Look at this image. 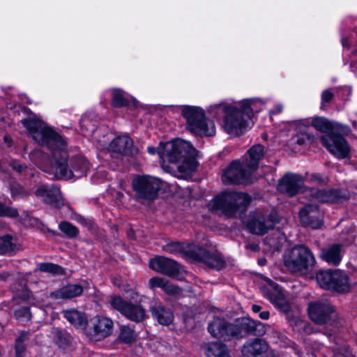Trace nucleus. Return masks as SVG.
I'll use <instances>...</instances> for the list:
<instances>
[{
    "instance_id": "nucleus-1",
    "label": "nucleus",
    "mask_w": 357,
    "mask_h": 357,
    "mask_svg": "<svg viewBox=\"0 0 357 357\" xmlns=\"http://www.w3.org/2000/svg\"><path fill=\"white\" fill-rule=\"evenodd\" d=\"M22 123L37 143L51 149L54 161L52 172L54 177L66 180L73 178L71 169H68L66 163V142L61 136L36 118L22 119Z\"/></svg>"
},
{
    "instance_id": "nucleus-2",
    "label": "nucleus",
    "mask_w": 357,
    "mask_h": 357,
    "mask_svg": "<svg viewBox=\"0 0 357 357\" xmlns=\"http://www.w3.org/2000/svg\"><path fill=\"white\" fill-rule=\"evenodd\" d=\"M265 102L257 99H245L239 102V107L227 105L225 102L210 106L208 112L214 117L224 113L221 128L229 135L237 137L243 134L252 125V117L260 112Z\"/></svg>"
},
{
    "instance_id": "nucleus-3",
    "label": "nucleus",
    "mask_w": 357,
    "mask_h": 357,
    "mask_svg": "<svg viewBox=\"0 0 357 357\" xmlns=\"http://www.w3.org/2000/svg\"><path fill=\"white\" fill-rule=\"evenodd\" d=\"M161 159L174 164L179 172L189 174L193 172L197 162V150L187 141L176 139L165 144L164 151L159 153Z\"/></svg>"
},
{
    "instance_id": "nucleus-4",
    "label": "nucleus",
    "mask_w": 357,
    "mask_h": 357,
    "mask_svg": "<svg viewBox=\"0 0 357 357\" xmlns=\"http://www.w3.org/2000/svg\"><path fill=\"white\" fill-rule=\"evenodd\" d=\"M250 198L246 193L225 192L215 197L211 203L213 210H219L228 217L237 212L244 211L250 204Z\"/></svg>"
},
{
    "instance_id": "nucleus-5",
    "label": "nucleus",
    "mask_w": 357,
    "mask_h": 357,
    "mask_svg": "<svg viewBox=\"0 0 357 357\" xmlns=\"http://www.w3.org/2000/svg\"><path fill=\"white\" fill-rule=\"evenodd\" d=\"M182 115L186 120L187 129L192 133L205 136H213L215 134L214 122L206 119L202 108L195 106H183Z\"/></svg>"
},
{
    "instance_id": "nucleus-6",
    "label": "nucleus",
    "mask_w": 357,
    "mask_h": 357,
    "mask_svg": "<svg viewBox=\"0 0 357 357\" xmlns=\"http://www.w3.org/2000/svg\"><path fill=\"white\" fill-rule=\"evenodd\" d=\"M310 256V250L305 246H294L285 251L283 255L284 265L291 273L305 274L309 268Z\"/></svg>"
},
{
    "instance_id": "nucleus-7",
    "label": "nucleus",
    "mask_w": 357,
    "mask_h": 357,
    "mask_svg": "<svg viewBox=\"0 0 357 357\" xmlns=\"http://www.w3.org/2000/svg\"><path fill=\"white\" fill-rule=\"evenodd\" d=\"M132 188L136 197L142 202L154 200L161 188V181L150 176H137L132 179Z\"/></svg>"
},
{
    "instance_id": "nucleus-8",
    "label": "nucleus",
    "mask_w": 357,
    "mask_h": 357,
    "mask_svg": "<svg viewBox=\"0 0 357 357\" xmlns=\"http://www.w3.org/2000/svg\"><path fill=\"white\" fill-rule=\"evenodd\" d=\"M318 284L324 289L343 292L349 289L347 275L340 270L320 271L317 273Z\"/></svg>"
},
{
    "instance_id": "nucleus-9",
    "label": "nucleus",
    "mask_w": 357,
    "mask_h": 357,
    "mask_svg": "<svg viewBox=\"0 0 357 357\" xmlns=\"http://www.w3.org/2000/svg\"><path fill=\"white\" fill-rule=\"evenodd\" d=\"M278 222L279 218L275 211L268 214H265L261 211H255L250 213L246 227L250 232L263 235L273 229Z\"/></svg>"
},
{
    "instance_id": "nucleus-10",
    "label": "nucleus",
    "mask_w": 357,
    "mask_h": 357,
    "mask_svg": "<svg viewBox=\"0 0 357 357\" xmlns=\"http://www.w3.org/2000/svg\"><path fill=\"white\" fill-rule=\"evenodd\" d=\"M253 172L243 161L234 160L223 171L222 180L225 184L250 182Z\"/></svg>"
},
{
    "instance_id": "nucleus-11",
    "label": "nucleus",
    "mask_w": 357,
    "mask_h": 357,
    "mask_svg": "<svg viewBox=\"0 0 357 357\" xmlns=\"http://www.w3.org/2000/svg\"><path fill=\"white\" fill-rule=\"evenodd\" d=\"M109 304L112 308L132 321L141 322L147 318L146 310L142 305L126 301L120 296H112Z\"/></svg>"
},
{
    "instance_id": "nucleus-12",
    "label": "nucleus",
    "mask_w": 357,
    "mask_h": 357,
    "mask_svg": "<svg viewBox=\"0 0 357 357\" xmlns=\"http://www.w3.org/2000/svg\"><path fill=\"white\" fill-rule=\"evenodd\" d=\"M341 132H334L327 137H321L323 144L328 151L337 158H347L350 154V146L341 136Z\"/></svg>"
},
{
    "instance_id": "nucleus-13",
    "label": "nucleus",
    "mask_w": 357,
    "mask_h": 357,
    "mask_svg": "<svg viewBox=\"0 0 357 357\" xmlns=\"http://www.w3.org/2000/svg\"><path fill=\"white\" fill-rule=\"evenodd\" d=\"M112 321L107 317H97L93 319L92 326L88 329L87 335L93 341H100L112 334Z\"/></svg>"
},
{
    "instance_id": "nucleus-14",
    "label": "nucleus",
    "mask_w": 357,
    "mask_h": 357,
    "mask_svg": "<svg viewBox=\"0 0 357 357\" xmlns=\"http://www.w3.org/2000/svg\"><path fill=\"white\" fill-rule=\"evenodd\" d=\"M232 333L233 338H241L249 333L262 335L265 333V329L261 323H257L248 318H242L234 324Z\"/></svg>"
},
{
    "instance_id": "nucleus-15",
    "label": "nucleus",
    "mask_w": 357,
    "mask_h": 357,
    "mask_svg": "<svg viewBox=\"0 0 357 357\" xmlns=\"http://www.w3.org/2000/svg\"><path fill=\"white\" fill-rule=\"evenodd\" d=\"M303 186V177L295 174H286L278 184V190L282 194L292 197L297 194Z\"/></svg>"
},
{
    "instance_id": "nucleus-16",
    "label": "nucleus",
    "mask_w": 357,
    "mask_h": 357,
    "mask_svg": "<svg viewBox=\"0 0 357 357\" xmlns=\"http://www.w3.org/2000/svg\"><path fill=\"white\" fill-rule=\"evenodd\" d=\"M266 282V284L262 287L264 296L280 310H287V302L282 289L270 279L267 280Z\"/></svg>"
},
{
    "instance_id": "nucleus-17",
    "label": "nucleus",
    "mask_w": 357,
    "mask_h": 357,
    "mask_svg": "<svg viewBox=\"0 0 357 357\" xmlns=\"http://www.w3.org/2000/svg\"><path fill=\"white\" fill-rule=\"evenodd\" d=\"M36 195L45 203L59 208L63 205L59 188L53 185H42L36 191Z\"/></svg>"
},
{
    "instance_id": "nucleus-18",
    "label": "nucleus",
    "mask_w": 357,
    "mask_h": 357,
    "mask_svg": "<svg viewBox=\"0 0 357 357\" xmlns=\"http://www.w3.org/2000/svg\"><path fill=\"white\" fill-rule=\"evenodd\" d=\"M149 267L169 277L176 276L179 271L178 265L176 261L161 256L150 259Z\"/></svg>"
},
{
    "instance_id": "nucleus-19",
    "label": "nucleus",
    "mask_w": 357,
    "mask_h": 357,
    "mask_svg": "<svg viewBox=\"0 0 357 357\" xmlns=\"http://www.w3.org/2000/svg\"><path fill=\"white\" fill-rule=\"evenodd\" d=\"M233 325L234 324H229L223 319L215 318L209 324L208 329L213 337L229 340L233 338Z\"/></svg>"
},
{
    "instance_id": "nucleus-20",
    "label": "nucleus",
    "mask_w": 357,
    "mask_h": 357,
    "mask_svg": "<svg viewBox=\"0 0 357 357\" xmlns=\"http://www.w3.org/2000/svg\"><path fill=\"white\" fill-rule=\"evenodd\" d=\"M336 319L337 313L330 304H314V322L319 324H332Z\"/></svg>"
},
{
    "instance_id": "nucleus-21",
    "label": "nucleus",
    "mask_w": 357,
    "mask_h": 357,
    "mask_svg": "<svg viewBox=\"0 0 357 357\" xmlns=\"http://www.w3.org/2000/svg\"><path fill=\"white\" fill-rule=\"evenodd\" d=\"M314 128L324 132L325 135L324 137H327L334 132L348 134L350 132L348 126L339 123H330L326 119L321 117L314 118Z\"/></svg>"
},
{
    "instance_id": "nucleus-22",
    "label": "nucleus",
    "mask_w": 357,
    "mask_h": 357,
    "mask_svg": "<svg viewBox=\"0 0 357 357\" xmlns=\"http://www.w3.org/2000/svg\"><path fill=\"white\" fill-rule=\"evenodd\" d=\"M109 151L112 153L132 155L137 152L132 139L128 136L115 138L109 146Z\"/></svg>"
},
{
    "instance_id": "nucleus-23",
    "label": "nucleus",
    "mask_w": 357,
    "mask_h": 357,
    "mask_svg": "<svg viewBox=\"0 0 357 357\" xmlns=\"http://www.w3.org/2000/svg\"><path fill=\"white\" fill-rule=\"evenodd\" d=\"M197 259L202 261L207 266L216 270H220L225 266L223 258L217 253H211L199 247L198 252L195 253Z\"/></svg>"
},
{
    "instance_id": "nucleus-24",
    "label": "nucleus",
    "mask_w": 357,
    "mask_h": 357,
    "mask_svg": "<svg viewBox=\"0 0 357 357\" xmlns=\"http://www.w3.org/2000/svg\"><path fill=\"white\" fill-rule=\"evenodd\" d=\"M150 312L153 317L160 324L168 326L174 320V314L172 310L159 302H155L150 307Z\"/></svg>"
},
{
    "instance_id": "nucleus-25",
    "label": "nucleus",
    "mask_w": 357,
    "mask_h": 357,
    "mask_svg": "<svg viewBox=\"0 0 357 357\" xmlns=\"http://www.w3.org/2000/svg\"><path fill=\"white\" fill-rule=\"evenodd\" d=\"M264 156V146L260 144H256L247 151L243 161L254 172L258 168L259 161Z\"/></svg>"
},
{
    "instance_id": "nucleus-26",
    "label": "nucleus",
    "mask_w": 357,
    "mask_h": 357,
    "mask_svg": "<svg viewBox=\"0 0 357 357\" xmlns=\"http://www.w3.org/2000/svg\"><path fill=\"white\" fill-rule=\"evenodd\" d=\"M268 349L267 343L261 339L247 342L243 347L242 354L245 357H252L266 352Z\"/></svg>"
},
{
    "instance_id": "nucleus-27",
    "label": "nucleus",
    "mask_w": 357,
    "mask_h": 357,
    "mask_svg": "<svg viewBox=\"0 0 357 357\" xmlns=\"http://www.w3.org/2000/svg\"><path fill=\"white\" fill-rule=\"evenodd\" d=\"M83 292V288L77 284L66 285L61 289L53 291L50 296L55 299L72 298L80 296Z\"/></svg>"
},
{
    "instance_id": "nucleus-28",
    "label": "nucleus",
    "mask_w": 357,
    "mask_h": 357,
    "mask_svg": "<svg viewBox=\"0 0 357 357\" xmlns=\"http://www.w3.org/2000/svg\"><path fill=\"white\" fill-rule=\"evenodd\" d=\"M203 351L207 357H231L227 347L218 342L205 344Z\"/></svg>"
},
{
    "instance_id": "nucleus-29",
    "label": "nucleus",
    "mask_w": 357,
    "mask_h": 357,
    "mask_svg": "<svg viewBox=\"0 0 357 357\" xmlns=\"http://www.w3.org/2000/svg\"><path fill=\"white\" fill-rule=\"evenodd\" d=\"M319 202H340L347 198L346 193L337 190H319L314 195Z\"/></svg>"
},
{
    "instance_id": "nucleus-30",
    "label": "nucleus",
    "mask_w": 357,
    "mask_h": 357,
    "mask_svg": "<svg viewBox=\"0 0 357 357\" xmlns=\"http://www.w3.org/2000/svg\"><path fill=\"white\" fill-rule=\"evenodd\" d=\"M296 130V134L292 137V140L296 144L303 146L310 142V123L309 122L299 123Z\"/></svg>"
},
{
    "instance_id": "nucleus-31",
    "label": "nucleus",
    "mask_w": 357,
    "mask_h": 357,
    "mask_svg": "<svg viewBox=\"0 0 357 357\" xmlns=\"http://www.w3.org/2000/svg\"><path fill=\"white\" fill-rule=\"evenodd\" d=\"M321 258L330 264L338 265L342 259L341 247L339 245H334L324 250Z\"/></svg>"
},
{
    "instance_id": "nucleus-32",
    "label": "nucleus",
    "mask_w": 357,
    "mask_h": 357,
    "mask_svg": "<svg viewBox=\"0 0 357 357\" xmlns=\"http://www.w3.org/2000/svg\"><path fill=\"white\" fill-rule=\"evenodd\" d=\"M89 167L87 160L82 156H76L70 160V169L73 178H80L86 174Z\"/></svg>"
},
{
    "instance_id": "nucleus-33",
    "label": "nucleus",
    "mask_w": 357,
    "mask_h": 357,
    "mask_svg": "<svg viewBox=\"0 0 357 357\" xmlns=\"http://www.w3.org/2000/svg\"><path fill=\"white\" fill-rule=\"evenodd\" d=\"M65 318L73 325L77 327H84L86 324L85 315L75 310H69L63 312Z\"/></svg>"
},
{
    "instance_id": "nucleus-34",
    "label": "nucleus",
    "mask_w": 357,
    "mask_h": 357,
    "mask_svg": "<svg viewBox=\"0 0 357 357\" xmlns=\"http://www.w3.org/2000/svg\"><path fill=\"white\" fill-rule=\"evenodd\" d=\"M41 272L50 273L52 275H61L64 274V270L60 266L52 263H41L38 265Z\"/></svg>"
},
{
    "instance_id": "nucleus-35",
    "label": "nucleus",
    "mask_w": 357,
    "mask_h": 357,
    "mask_svg": "<svg viewBox=\"0 0 357 357\" xmlns=\"http://www.w3.org/2000/svg\"><path fill=\"white\" fill-rule=\"evenodd\" d=\"M16 245L12 243L9 236H3L0 241V255H10L15 251Z\"/></svg>"
},
{
    "instance_id": "nucleus-36",
    "label": "nucleus",
    "mask_w": 357,
    "mask_h": 357,
    "mask_svg": "<svg viewBox=\"0 0 357 357\" xmlns=\"http://www.w3.org/2000/svg\"><path fill=\"white\" fill-rule=\"evenodd\" d=\"M136 338V334L132 328L122 326L120 329L119 339L124 343H131Z\"/></svg>"
},
{
    "instance_id": "nucleus-37",
    "label": "nucleus",
    "mask_w": 357,
    "mask_h": 357,
    "mask_svg": "<svg viewBox=\"0 0 357 357\" xmlns=\"http://www.w3.org/2000/svg\"><path fill=\"white\" fill-rule=\"evenodd\" d=\"M166 253L177 255L184 252L185 246L179 242H169L162 247Z\"/></svg>"
},
{
    "instance_id": "nucleus-38",
    "label": "nucleus",
    "mask_w": 357,
    "mask_h": 357,
    "mask_svg": "<svg viewBox=\"0 0 357 357\" xmlns=\"http://www.w3.org/2000/svg\"><path fill=\"white\" fill-rule=\"evenodd\" d=\"M59 229L69 238H75L78 235L77 228L68 222L63 221L59 225Z\"/></svg>"
},
{
    "instance_id": "nucleus-39",
    "label": "nucleus",
    "mask_w": 357,
    "mask_h": 357,
    "mask_svg": "<svg viewBox=\"0 0 357 357\" xmlns=\"http://www.w3.org/2000/svg\"><path fill=\"white\" fill-rule=\"evenodd\" d=\"M312 212V206L305 205L299 212V217L302 225L309 226L312 223L311 213Z\"/></svg>"
},
{
    "instance_id": "nucleus-40",
    "label": "nucleus",
    "mask_w": 357,
    "mask_h": 357,
    "mask_svg": "<svg viewBox=\"0 0 357 357\" xmlns=\"http://www.w3.org/2000/svg\"><path fill=\"white\" fill-rule=\"evenodd\" d=\"M123 91L119 89L112 90V105L115 107H121L127 105Z\"/></svg>"
},
{
    "instance_id": "nucleus-41",
    "label": "nucleus",
    "mask_w": 357,
    "mask_h": 357,
    "mask_svg": "<svg viewBox=\"0 0 357 357\" xmlns=\"http://www.w3.org/2000/svg\"><path fill=\"white\" fill-rule=\"evenodd\" d=\"M15 317L20 321H29L31 317L29 308L27 307H21L15 311Z\"/></svg>"
},
{
    "instance_id": "nucleus-42",
    "label": "nucleus",
    "mask_w": 357,
    "mask_h": 357,
    "mask_svg": "<svg viewBox=\"0 0 357 357\" xmlns=\"http://www.w3.org/2000/svg\"><path fill=\"white\" fill-rule=\"evenodd\" d=\"M167 280L165 278H159V277H153L149 280V287L153 289L155 287H158L162 289V290L165 287V284Z\"/></svg>"
},
{
    "instance_id": "nucleus-43",
    "label": "nucleus",
    "mask_w": 357,
    "mask_h": 357,
    "mask_svg": "<svg viewBox=\"0 0 357 357\" xmlns=\"http://www.w3.org/2000/svg\"><path fill=\"white\" fill-rule=\"evenodd\" d=\"M163 291L171 296H178L181 293V289L178 287L170 284L168 281L167 282Z\"/></svg>"
},
{
    "instance_id": "nucleus-44",
    "label": "nucleus",
    "mask_w": 357,
    "mask_h": 357,
    "mask_svg": "<svg viewBox=\"0 0 357 357\" xmlns=\"http://www.w3.org/2000/svg\"><path fill=\"white\" fill-rule=\"evenodd\" d=\"M17 215L16 209L7 207L0 203V216L16 217Z\"/></svg>"
},
{
    "instance_id": "nucleus-45",
    "label": "nucleus",
    "mask_w": 357,
    "mask_h": 357,
    "mask_svg": "<svg viewBox=\"0 0 357 357\" xmlns=\"http://www.w3.org/2000/svg\"><path fill=\"white\" fill-rule=\"evenodd\" d=\"M333 98V94L329 90H325L321 94V108H324L325 105L331 102Z\"/></svg>"
},
{
    "instance_id": "nucleus-46",
    "label": "nucleus",
    "mask_w": 357,
    "mask_h": 357,
    "mask_svg": "<svg viewBox=\"0 0 357 357\" xmlns=\"http://www.w3.org/2000/svg\"><path fill=\"white\" fill-rule=\"evenodd\" d=\"M25 350V345L23 342H16L15 343V353L16 357H23V354Z\"/></svg>"
},
{
    "instance_id": "nucleus-47",
    "label": "nucleus",
    "mask_w": 357,
    "mask_h": 357,
    "mask_svg": "<svg viewBox=\"0 0 357 357\" xmlns=\"http://www.w3.org/2000/svg\"><path fill=\"white\" fill-rule=\"evenodd\" d=\"M12 168L17 172H22L27 169L26 166L20 164L17 161H12L10 163Z\"/></svg>"
},
{
    "instance_id": "nucleus-48",
    "label": "nucleus",
    "mask_w": 357,
    "mask_h": 357,
    "mask_svg": "<svg viewBox=\"0 0 357 357\" xmlns=\"http://www.w3.org/2000/svg\"><path fill=\"white\" fill-rule=\"evenodd\" d=\"M323 222V215L322 214L319 213L318 215L316 218V220H314V229L320 228L322 226Z\"/></svg>"
},
{
    "instance_id": "nucleus-49",
    "label": "nucleus",
    "mask_w": 357,
    "mask_h": 357,
    "mask_svg": "<svg viewBox=\"0 0 357 357\" xmlns=\"http://www.w3.org/2000/svg\"><path fill=\"white\" fill-rule=\"evenodd\" d=\"M89 120L86 118H83L82 120H81V127L82 128H86V130H89V131H91V132H93L95 130V127L93 126H91V128H88L89 126Z\"/></svg>"
},
{
    "instance_id": "nucleus-50",
    "label": "nucleus",
    "mask_w": 357,
    "mask_h": 357,
    "mask_svg": "<svg viewBox=\"0 0 357 357\" xmlns=\"http://www.w3.org/2000/svg\"><path fill=\"white\" fill-rule=\"evenodd\" d=\"M74 219L77 222H78L80 224L85 225V226L87 225L89 223V221L87 219L84 218L83 216H82L81 215H79V214L75 215Z\"/></svg>"
},
{
    "instance_id": "nucleus-51",
    "label": "nucleus",
    "mask_w": 357,
    "mask_h": 357,
    "mask_svg": "<svg viewBox=\"0 0 357 357\" xmlns=\"http://www.w3.org/2000/svg\"><path fill=\"white\" fill-rule=\"evenodd\" d=\"M283 109V106L281 104H278L275 105V108L270 112V114H276L282 112Z\"/></svg>"
},
{
    "instance_id": "nucleus-52",
    "label": "nucleus",
    "mask_w": 357,
    "mask_h": 357,
    "mask_svg": "<svg viewBox=\"0 0 357 357\" xmlns=\"http://www.w3.org/2000/svg\"><path fill=\"white\" fill-rule=\"evenodd\" d=\"M245 248L252 252H256L259 250V245L256 243H248L246 244Z\"/></svg>"
},
{
    "instance_id": "nucleus-53",
    "label": "nucleus",
    "mask_w": 357,
    "mask_h": 357,
    "mask_svg": "<svg viewBox=\"0 0 357 357\" xmlns=\"http://www.w3.org/2000/svg\"><path fill=\"white\" fill-rule=\"evenodd\" d=\"M27 337V333H22L20 335L17 337L16 340V342H23L25 341V340Z\"/></svg>"
},
{
    "instance_id": "nucleus-54",
    "label": "nucleus",
    "mask_w": 357,
    "mask_h": 357,
    "mask_svg": "<svg viewBox=\"0 0 357 357\" xmlns=\"http://www.w3.org/2000/svg\"><path fill=\"white\" fill-rule=\"evenodd\" d=\"M259 317L264 320L268 319L269 318V312L263 311V312H260Z\"/></svg>"
},
{
    "instance_id": "nucleus-55",
    "label": "nucleus",
    "mask_w": 357,
    "mask_h": 357,
    "mask_svg": "<svg viewBox=\"0 0 357 357\" xmlns=\"http://www.w3.org/2000/svg\"><path fill=\"white\" fill-rule=\"evenodd\" d=\"M9 276L10 274L8 273L0 272V280H6Z\"/></svg>"
},
{
    "instance_id": "nucleus-56",
    "label": "nucleus",
    "mask_w": 357,
    "mask_h": 357,
    "mask_svg": "<svg viewBox=\"0 0 357 357\" xmlns=\"http://www.w3.org/2000/svg\"><path fill=\"white\" fill-rule=\"evenodd\" d=\"M261 306L258 305H252V311L255 313L259 312L261 310Z\"/></svg>"
},
{
    "instance_id": "nucleus-57",
    "label": "nucleus",
    "mask_w": 357,
    "mask_h": 357,
    "mask_svg": "<svg viewBox=\"0 0 357 357\" xmlns=\"http://www.w3.org/2000/svg\"><path fill=\"white\" fill-rule=\"evenodd\" d=\"M312 303L310 302L308 304L307 312H308V314L310 317H311L312 313Z\"/></svg>"
},
{
    "instance_id": "nucleus-58",
    "label": "nucleus",
    "mask_w": 357,
    "mask_h": 357,
    "mask_svg": "<svg viewBox=\"0 0 357 357\" xmlns=\"http://www.w3.org/2000/svg\"><path fill=\"white\" fill-rule=\"evenodd\" d=\"M266 263V259L265 258H261L258 260V264L261 266H264Z\"/></svg>"
},
{
    "instance_id": "nucleus-59",
    "label": "nucleus",
    "mask_w": 357,
    "mask_h": 357,
    "mask_svg": "<svg viewBox=\"0 0 357 357\" xmlns=\"http://www.w3.org/2000/svg\"><path fill=\"white\" fill-rule=\"evenodd\" d=\"M148 152L151 154H155L156 151L154 147H149L148 148Z\"/></svg>"
},
{
    "instance_id": "nucleus-60",
    "label": "nucleus",
    "mask_w": 357,
    "mask_h": 357,
    "mask_svg": "<svg viewBox=\"0 0 357 357\" xmlns=\"http://www.w3.org/2000/svg\"><path fill=\"white\" fill-rule=\"evenodd\" d=\"M64 339H65V342H68L69 337L68 335L66 337H65Z\"/></svg>"
},
{
    "instance_id": "nucleus-61",
    "label": "nucleus",
    "mask_w": 357,
    "mask_h": 357,
    "mask_svg": "<svg viewBox=\"0 0 357 357\" xmlns=\"http://www.w3.org/2000/svg\"><path fill=\"white\" fill-rule=\"evenodd\" d=\"M353 125H354V128H356L357 129V122H354Z\"/></svg>"
},
{
    "instance_id": "nucleus-62",
    "label": "nucleus",
    "mask_w": 357,
    "mask_h": 357,
    "mask_svg": "<svg viewBox=\"0 0 357 357\" xmlns=\"http://www.w3.org/2000/svg\"><path fill=\"white\" fill-rule=\"evenodd\" d=\"M313 179H314V181L315 180H317V176H314V175Z\"/></svg>"
},
{
    "instance_id": "nucleus-63",
    "label": "nucleus",
    "mask_w": 357,
    "mask_h": 357,
    "mask_svg": "<svg viewBox=\"0 0 357 357\" xmlns=\"http://www.w3.org/2000/svg\"><path fill=\"white\" fill-rule=\"evenodd\" d=\"M342 45H343V46H344V47L347 45H346V43L344 42V40H342Z\"/></svg>"
}]
</instances>
